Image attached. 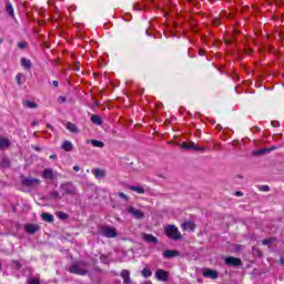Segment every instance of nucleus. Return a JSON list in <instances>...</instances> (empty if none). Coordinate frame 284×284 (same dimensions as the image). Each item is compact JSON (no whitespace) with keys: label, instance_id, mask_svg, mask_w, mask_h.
I'll return each instance as SVG.
<instances>
[{"label":"nucleus","instance_id":"obj_27","mask_svg":"<svg viewBox=\"0 0 284 284\" xmlns=\"http://www.w3.org/2000/svg\"><path fill=\"white\" fill-rule=\"evenodd\" d=\"M91 121H92V123H94L95 125H102V124H103V120L101 119L100 115H92V116H91Z\"/></svg>","mask_w":284,"mask_h":284},{"label":"nucleus","instance_id":"obj_20","mask_svg":"<svg viewBox=\"0 0 284 284\" xmlns=\"http://www.w3.org/2000/svg\"><path fill=\"white\" fill-rule=\"evenodd\" d=\"M92 174L95 176V179H104L105 171L101 169H93Z\"/></svg>","mask_w":284,"mask_h":284},{"label":"nucleus","instance_id":"obj_18","mask_svg":"<svg viewBox=\"0 0 284 284\" xmlns=\"http://www.w3.org/2000/svg\"><path fill=\"white\" fill-rule=\"evenodd\" d=\"M67 130H69V132H72L73 134H79V128H77V124L72 123V122H68L65 124Z\"/></svg>","mask_w":284,"mask_h":284},{"label":"nucleus","instance_id":"obj_3","mask_svg":"<svg viewBox=\"0 0 284 284\" xmlns=\"http://www.w3.org/2000/svg\"><path fill=\"white\" fill-rule=\"evenodd\" d=\"M165 234L166 236H169V239H172L173 241H180V239H182L181 232H179V229L172 224L165 227Z\"/></svg>","mask_w":284,"mask_h":284},{"label":"nucleus","instance_id":"obj_13","mask_svg":"<svg viewBox=\"0 0 284 284\" xmlns=\"http://www.w3.org/2000/svg\"><path fill=\"white\" fill-rule=\"evenodd\" d=\"M195 229L196 224H194L193 222L186 221L182 224V230H184L185 232H194Z\"/></svg>","mask_w":284,"mask_h":284},{"label":"nucleus","instance_id":"obj_53","mask_svg":"<svg viewBox=\"0 0 284 284\" xmlns=\"http://www.w3.org/2000/svg\"><path fill=\"white\" fill-rule=\"evenodd\" d=\"M95 105H99V102H95Z\"/></svg>","mask_w":284,"mask_h":284},{"label":"nucleus","instance_id":"obj_29","mask_svg":"<svg viewBox=\"0 0 284 284\" xmlns=\"http://www.w3.org/2000/svg\"><path fill=\"white\" fill-rule=\"evenodd\" d=\"M23 105H24V108H29L31 110H34L37 108V103L28 101V100L23 102Z\"/></svg>","mask_w":284,"mask_h":284},{"label":"nucleus","instance_id":"obj_7","mask_svg":"<svg viewBox=\"0 0 284 284\" xmlns=\"http://www.w3.org/2000/svg\"><path fill=\"white\" fill-rule=\"evenodd\" d=\"M226 265H231V267H241L243 265V261L239 257L229 256L225 258Z\"/></svg>","mask_w":284,"mask_h":284},{"label":"nucleus","instance_id":"obj_14","mask_svg":"<svg viewBox=\"0 0 284 284\" xmlns=\"http://www.w3.org/2000/svg\"><path fill=\"white\" fill-rule=\"evenodd\" d=\"M43 179H48L49 181H53L55 178L54 171L52 169H44L42 173Z\"/></svg>","mask_w":284,"mask_h":284},{"label":"nucleus","instance_id":"obj_42","mask_svg":"<svg viewBox=\"0 0 284 284\" xmlns=\"http://www.w3.org/2000/svg\"><path fill=\"white\" fill-rule=\"evenodd\" d=\"M235 195H236V196H243V192L237 191V192H235Z\"/></svg>","mask_w":284,"mask_h":284},{"label":"nucleus","instance_id":"obj_22","mask_svg":"<svg viewBox=\"0 0 284 284\" xmlns=\"http://www.w3.org/2000/svg\"><path fill=\"white\" fill-rule=\"evenodd\" d=\"M10 148V140L0 136V150H6Z\"/></svg>","mask_w":284,"mask_h":284},{"label":"nucleus","instance_id":"obj_39","mask_svg":"<svg viewBox=\"0 0 284 284\" xmlns=\"http://www.w3.org/2000/svg\"><path fill=\"white\" fill-rule=\"evenodd\" d=\"M29 284H41V282L37 278L30 280Z\"/></svg>","mask_w":284,"mask_h":284},{"label":"nucleus","instance_id":"obj_47","mask_svg":"<svg viewBox=\"0 0 284 284\" xmlns=\"http://www.w3.org/2000/svg\"><path fill=\"white\" fill-rule=\"evenodd\" d=\"M280 264L284 265V260L283 258L280 260Z\"/></svg>","mask_w":284,"mask_h":284},{"label":"nucleus","instance_id":"obj_30","mask_svg":"<svg viewBox=\"0 0 284 284\" xmlns=\"http://www.w3.org/2000/svg\"><path fill=\"white\" fill-rule=\"evenodd\" d=\"M141 274L144 278H150V276H152V271L150 268H143Z\"/></svg>","mask_w":284,"mask_h":284},{"label":"nucleus","instance_id":"obj_52","mask_svg":"<svg viewBox=\"0 0 284 284\" xmlns=\"http://www.w3.org/2000/svg\"><path fill=\"white\" fill-rule=\"evenodd\" d=\"M75 70H79V67H75Z\"/></svg>","mask_w":284,"mask_h":284},{"label":"nucleus","instance_id":"obj_46","mask_svg":"<svg viewBox=\"0 0 284 284\" xmlns=\"http://www.w3.org/2000/svg\"><path fill=\"white\" fill-rule=\"evenodd\" d=\"M50 159H57V154L50 155Z\"/></svg>","mask_w":284,"mask_h":284},{"label":"nucleus","instance_id":"obj_12","mask_svg":"<svg viewBox=\"0 0 284 284\" xmlns=\"http://www.w3.org/2000/svg\"><path fill=\"white\" fill-rule=\"evenodd\" d=\"M142 239L146 242V243H153L156 245V243H159V239H156V236L152 235V234H148L144 233L142 235Z\"/></svg>","mask_w":284,"mask_h":284},{"label":"nucleus","instance_id":"obj_32","mask_svg":"<svg viewBox=\"0 0 284 284\" xmlns=\"http://www.w3.org/2000/svg\"><path fill=\"white\" fill-rule=\"evenodd\" d=\"M118 196L120 197V199H122L123 201H126V202H129L130 201V196H128L125 193H123V192H118Z\"/></svg>","mask_w":284,"mask_h":284},{"label":"nucleus","instance_id":"obj_31","mask_svg":"<svg viewBox=\"0 0 284 284\" xmlns=\"http://www.w3.org/2000/svg\"><path fill=\"white\" fill-rule=\"evenodd\" d=\"M274 241H276V239L270 237V239L263 240L262 244L263 245H272V243H274Z\"/></svg>","mask_w":284,"mask_h":284},{"label":"nucleus","instance_id":"obj_35","mask_svg":"<svg viewBox=\"0 0 284 284\" xmlns=\"http://www.w3.org/2000/svg\"><path fill=\"white\" fill-rule=\"evenodd\" d=\"M260 190L261 192H270V185H262Z\"/></svg>","mask_w":284,"mask_h":284},{"label":"nucleus","instance_id":"obj_51","mask_svg":"<svg viewBox=\"0 0 284 284\" xmlns=\"http://www.w3.org/2000/svg\"><path fill=\"white\" fill-rule=\"evenodd\" d=\"M215 24H219V21H215Z\"/></svg>","mask_w":284,"mask_h":284},{"label":"nucleus","instance_id":"obj_37","mask_svg":"<svg viewBox=\"0 0 284 284\" xmlns=\"http://www.w3.org/2000/svg\"><path fill=\"white\" fill-rule=\"evenodd\" d=\"M58 101H60V103H65V101H68V99L65 97H63V95H60L58 98Z\"/></svg>","mask_w":284,"mask_h":284},{"label":"nucleus","instance_id":"obj_33","mask_svg":"<svg viewBox=\"0 0 284 284\" xmlns=\"http://www.w3.org/2000/svg\"><path fill=\"white\" fill-rule=\"evenodd\" d=\"M16 79H17L18 85H23V82L21 81V79H23V73H18L16 75Z\"/></svg>","mask_w":284,"mask_h":284},{"label":"nucleus","instance_id":"obj_38","mask_svg":"<svg viewBox=\"0 0 284 284\" xmlns=\"http://www.w3.org/2000/svg\"><path fill=\"white\" fill-rule=\"evenodd\" d=\"M27 43L26 42H19L18 43V48H20L21 50L26 49Z\"/></svg>","mask_w":284,"mask_h":284},{"label":"nucleus","instance_id":"obj_8","mask_svg":"<svg viewBox=\"0 0 284 284\" xmlns=\"http://www.w3.org/2000/svg\"><path fill=\"white\" fill-rule=\"evenodd\" d=\"M155 277L158 278V281H162L163 283H168V278H169V274H168V271L165 270H158L155 272Z\"/></svg>","mask_w":284,"mask_h":284},{"label":"nucleus","instance_id":"obj_23","mask_svg":"<svg viewBox=\"0 0 284 284\" xmlns=\"http://www.w3.org/2000/svg\"><path fill=\"white\" fill-rule=\"evenodd\" d=\"M129 190H131V192H136V194H145V189L143 186L131 185L129 186Z\"/></svg>","mask_w":284,"mask_h":284},{"label":"nucleus","instance_id":"obj_49","mask_svg":"<svg viewBox=\"0 0 284 284\" xmlns=\"http://www.w3.org/2000/svg\"><path fill=\"white\" fill-rule=\"evenodd\" d=\"M0 43H3V38H0Z\"/></svg>","mask_w":284,"mask_h":284},{"label":"nucleus","instance_id":"obj_1","mask_svg":"<svg viewBox=\"0 0 284 284\" xmlns=\"http://www.w3.org/2000/svg\"><path fill=\"white\" fill-rule=\"evenodd\" d=\"M71 274H79L80 276H85L88 274V263L84 261L75 262L69 267Z\"/></svg>","mask_w":284,"mask_h":284},{"label":"nucleus","instance_id":"obj_50","mask_svg":"<svg viewBox=\"0 0 284 284\" xmlns=\"http://www.w3.org/2000/svg\"><path fill=\"white\" fill-rule=\"evenodd\" d=\"M272 150H276V148L273 146V148H271V152H272Z\"/></svg>","mask_w":284,"mask_h":284},{"label":"nucleus","instance_id":"obj_36","mask_svg":"<svg viewBox=\"0 0 284 284\" xmlns=\"http://www.w3.org/2000/svg\"><path fill=\"white\" fill-rule=\"evenodd\" d=\"M58 216H59V219H62V220L68 219V214H65L63 212H58Z\"/></svg>","mask_w":284,"mask_h":284},{"label":"nucleus","instance_id":"obj_43","mask_svg":"<svg viewBox=\"0 0 284 284\" xmlns=\"http://www.w3.org/2000/svg\"><path fill=\"white\" fill-rule=\"evenodd\" d=\"M276 125H278V122H272L273 128H276Z\"/></svg>","mask_w":284,"mask_h":284},{"label":"nucleus","instance_id":"obj_11","mask_svg":"<svg viewBox=\"0 0 284 284\" xmlns=\"http://www.w3.org/2000/svg\"><path fill=\"white\" fill-rule=\"evenodd\" d=\"M175 256H181V252L176 250H166L163 252L164 258H175Z\"/></svg>","mask_w":284,"mask_h":284},{"label":"nucleus","instance_id":"obj_2","mask_svg":"<svg viewBox=\"0 0 284 284\" xmlns=\"http://www.w3.org/2000/svg\"><path fill=\"white\" fill-rule=\"evenodd\" d=\"M60 192L63 196H74L77 194V186L72 182H64L60 184Z\"/></svg>","mask_w":284,"mask_h":284},{"label":"nucleus","instance_id":"obj_34","mask_svg":"<svg viewBox=\"0 0 284 284\" xmlns=\"http://www.w3.org/2000/svg\"><path fill=\"white\" fill-rule=\"evenodd\" d=\"M1 165L2 168H10V160L3 159Z\"/></svg>","mask_w":284,"mask_h":284},{"label":"nucleus","instance_id":"obj_44","mask_svg":"<svg viewBox=\"0 0 284 284\" xmlns=\"http://www.w3.org/2000/svg\"><path fill=\"white\" fill-rule=\"evenodd\" d=\"M39 124V121H33L32 122V125L34 126V125H38Z\"/></svg>","mask_w":284,"mask_h":284},{"label":"nucleus","instance_id":"obj_25","mask_svg":"<svg viewBox=\"0 0 284 284\" xmlns=\"http://www.w3.org/2000/svg\"><path fill=\"white\" fill-rule=\"evenodd\" d=\"M21 65L26 70H30L32 68V62L29 59H27V58H22Z\"/></svg>","mask_w":284,"mask_h":284},{"label":"nucleus","instance_id":"obj_9","mask_svg":"<svg viewBox=\"0 0 284 284\" xmlns=\"http://www.w3.org/2000/svg\"><path fill=\"white\" fill-rule=\"evenodd\" d=\"M181 148H182L183 150H200V151L205 150V146H197L196 143H194V142H189V144L185 143V142H183V143L181 144Z\"/></svg>","mask_w":284,"mask_h":284},{"label":"nucleus","instance_id":"obj_45","mask_svg":"<svg viewBox=\"0 0 284 284\" xmlns=\"http://www.w3.org/2000/svg\"><path fill=\"white\" fill-rule=\"evenodd\" d=\"M141 284H152V282L151 281H145V282L141 283Z\"/></svg>","mask_w":284,"mask_h":284},{"label":"nucleus","instance_id":"obj_48","mask_svg":"<svg viewBox=\"0 0 284 284\" xmlns=\"http://www.w3.org/2000/svg\"><path fill=\"white\" fill-rule=\"evenodd\" d=\"M47 128L52 129V125H51V124H48Z\"/></svg>","mask_w":284,"mask_h":284},{"label":"nucleus","instance_id":"obj_21","mask_svg":"<svg viewBox=\"0 0 284 284\" xmlns=\"http://www.w3.org/2000/svg\"><path fill=\"white\" fill-rule=\"evenodd\" d=\"M268 152H272V149H260L256 151H253V156H263L264 154H267Z\"/></svg>","mask_w":284,"mask_h":284},{"label":"nucleus","instance_id":"obj_10","mask_svg":"<svg viewBox=\"0 0 284 284\" xmlns=\"http://www.w3.org/2000/svg\"><path fill=\"white\" fill-rule=\"evenodd\" d=\"M40 226L38 224H26L24 225V231L27 234H37L39 232Z\"/></svg>","mask_w":284,"mask_h":284},{"label":"nucleus","instance_id":"obj_16","mask_svg":"<svg viewBox=\"0 0 284 284\" xmlns=\"http://www.w3.org/2000/svg\"><path fill=\"white\" fill-rule=\"evenodd\" d=\"M48 199H54V201H61V199H63V196L61 195V193H59V191L52 190L49 192Z\"/></svg>","mask_w":284,"mask_h":284},{"label":"nucleus","instance_id":"obj_17","mask_svg":"<svg viewBox=\"0 0 284 284\" xmlns=\"http://www.w3.org/2000/svg\"><path fill=\"white\" fill-rule=\"evenodd\" d=\"M203 276H205L206 278H219V273L214 270H206L204 273H203Z\"/></svg>","mask_w":284,"mask_h":284},{"label":"nucleus","instance_id":"obj_24","mask_svg":"<svg viewBox=\"0 0 284 284\" xmlns=\"http://www.w3.org/2000/svg\"><path fill=\"white\" fill-rule=\"evenodd\" d=\"M42 221H45L47 223H53L54 222V215L50 213H42Z\"/></svg>","mask_w":284,"mask_h":284},{"label":"nucleus","instance_id":"obj_15","mask_svg":"<svg viewBox=\"0 0 284 284\" xmlns=\"http://www.w3.org/2000/svg\"><path fill=\"white\" fill-rule=\"evenodd\" d=\"M120 276L123 278L124 284H131L132 280L130 278V271L129 270H122L120 273Z\"/></svg>","mask_w":284,"mask_h":284},{"label":"nucleus","instance_id":"obj_26","mask_svg":"<svg viewBox=\"0 0 284 284\" xmlns=\"http://www.w3.org/2000/svg\"><path fill=\"white\" fill-rule=\"evenodd\" d=\"M6 10L9 17H14V8H12V3H10V1H7Z\"/></svg>","mask_w":284,"mask_h":284},{"label":"nucleus","instance_id":"obj_5","mask_svg":"<svg viewBox=\"0 0 284 284\" xmlns=\"http://www.w3.org/2000/svg\"><path fill=\"white\" fill-rule=\"evenodd\" d=\"M126 212L133 216V219H136L138 221H142V219H145V213L143 211L134 207V206H128Z\"/></svg>","mask_w":284,"mask_h":284},{"label":"nucleus","instance_id":"obj_40","mask_svg":"<svg viewBox=\"0 0 284 284\" xmlns=\"http://www.w3.org/2000/svg\"><path fill=\"white\" fill-rule=\"evenodd\" d=\"M73 170H74V172H81V166L74 165V166H73Z\"/></svg>","mask_w":284,"mask_h":284},{"label":"nucleus","instance_id":"obj_28","mask_svg":"<svg viewBox=\"0 0 284 284\" xmlns=\"http://www.w3.org/2000/svg\"><path fill=\"white\" fill-rule=\"evenodd\" d=\"M91 144L93 145V148H104L105 143L99 141V140H91Z\"/></svg>","mask_w":284,"mask_h":284},{"label":"nucleus","instance_id":"obj_4","mask_svg":"<svg viewBox=\"0 0 284 284\" xmlns=\"http://www.w3.org/2000/svg\"><path fill=\"white\" fill-rule=\"evenodd\" d=\"M100 232L102 236H105L106 239H116V236H119L116 229L112 226H102Z\"/></svg>","mask_w":284,"mask_h":284},{"label":"nucleus","instance_id":"obj_6","mask_svg":"<svg viewBox=\"0 0 284 284\" xmlns=\"http://www.w3.org/2000/svg\"><path fill=\"white\" fill-rule=\"evenodd\" d=\"M22 184H24L27 187H39V185H41V180L34 178H24L22 180Z\"/></svg>","mask_w":284,"mask_h":284},{"label":"nucleus","instance_id":"obj_19","mask_svg":"<svg viewBox=\"0 0 284 284\" xmlns=\"http://www.w3.org/2000/svg\"><path fill=\"white\" fill-rule=\"evenodd\" d=\"M62 150H64L65 152H72L74 150V145L72 144V142L67 140L62 143Z\"/></svg>","mask_w":284,"mask_h":284},{"label":"nucleus","instance_id":"obj_41","mask_svg":"<svg viewBox=\"0 0 284 284\" xmlns=\"http://www.w3.org/2000/svg\"><path fill=\"white\" fill-rule=\"evenodd\" d=\"M53 85H54V88H59V81L54 80Z\"/></svg>","mask_w":284,"mask_h":284}]
</instances>
